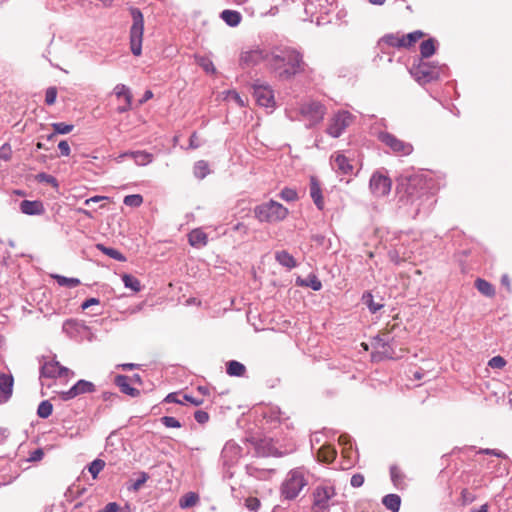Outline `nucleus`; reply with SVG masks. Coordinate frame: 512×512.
Masks as SVG:
<instances>
[{
    "label": "nucleus",
    "mask_w": 512,
    "mask_h": 512,
    "mask_svg": "<svg viewBox=\"0 0 512 512\" xmlns=\"http://www.w3.org/2000/svg\"><path fill=\"white\" fill-rule=\"evenodd\" d=\"M397 197L399 208L413 218L421 213L427 215L436 202L430 181L422 174L401 177L397 186Z\"/></svg>",
    "instance_id": "nucleus-1"
},
{
    "label": "nucleus",
    "mask_w": 512,
    "mask_h": 512,
    "mask_svg": "<svg viewBox=\"0 0 512 512\" xmlns=\"http://www.w3.org/2000/svg\"><path fill=\"white\" fill-rule=\"evenodd\" d=\"M303 55L289 46L270 48L268 69L280 80H289L304 71Z\"/></svg>",
    "instance_id": "nucleus-2"
},
{
    "label": "nucleus",
    "mask_w": 512,
    "mask_h": 512,
    "mask_svg": "<svg viewBox=\"0 0 512 512\" xmlns=\"http://www.w3.org/2000/svg\"><path fill=\"white\" fill-rule=\"evenodd\" d=\"M308 484L306 473L302 468L290 470L280 487V494L284 500L296 499Z\"/></svg>",
    "instance_id": "nucleus-3"
},
{
    "label": "nucleus",
    "mask_w": 512,
    "mask_h": 512,
    "mask_svg": "<svg viewBox=\"0 0 512 512\" xmlns=\"http://www.w3.org/2000/svg\"><path fill=\"white\" fill-rule=\"evenodd\" d=\"M253 213L259 222L277 223L283 221L288 216L289 211L281 203L269 200L255 206Z\"/></svg>",
    "instance_id": "nucleus-4"
},
{
    "label": "nucleus",
    "mask_w": 512,
    "mask_h": 512,
    "mask_svg": "<svg viewBox=\"0 0 512 512\" xmlns=\"http://www.w3.org/2000/svg\"><path fill=\"white\" fill-rule=\"evenodd\" d=\"M129 12L132 17V25L129 31L130 49L133 55L140 56L142 53L144 16L137 7H131Z\"/></svg>",
    "instance_id": "nucleus-5"
},
{
    "label": "nucleus",
    "mask_w": 512,
    "mask_h": 512,
    "mask_svg": "<svg viewBox=\"0 0 512 512\" xmlns=\"http://www.w3.org/2000/svg\"><path fill=\"white\" fill-rule=\"evenodd\" d=\"M335 496V488L332 485H318L312 493L311 512H329L330 507L334 505Z\"/></svg>",
    "instance_id": "nucleus-6"
},
{
    "label": "nucleus",
    "mask_w": 512,
    "mask_h": 512,
    "mask_svg": "<svg viewBox=\"0 0 512 512\" xmlns=\"http://www.w3.org/2000/svg\"><path fill=\"white\" fill-rule=\"evenodd\" d=\"M442 67L432 62L420 61L410 68L411 75L419 83H428L440 77Z\"/></svg>",
    "instance_id": "nucleus-7"
},
{
    "label": "nucleus",
    "mask_w": 512,
    "mask_h": 512,
    "mask_svg": "<svg viewBox=\"0 0 512 512\" xmlns=\"http://www.w3.org/2000/svg\"><path fill=\"white\" fill-rule=\"evenodd\" d=\"M253 97L259 106L273 109L275 107L274 91L267 83L256 80L252 84Z\"/></svg>",
    "instance_id": "nucleus-8"
},
{
    "label": "nucleus",
    "mask_w": 512,
    "mask_h": 512,
    "mask_svg": "<svg viewBox=\"0 0 512 512\" xmlns=\"http://www.w3.org/2000/svg\"><path fill=\"white\" fill-rule=\"evenodd\" d=\"M326 108L318 101H308L300 106L301 116L309 121L312 125H316L324 118Z\"/></svg>",
    "instance_id": "nucleus-9"
},
{
    "label": "nucleus",
    "mask_w": 512,
    "mask_h": 512,
    "mask_svg": "<svg viewBox=\"0 0 512 512\" xmlns=\"http://www.w3.org/2000/svg\"><path fill=\"white\" fill-rule=\"evenodd\" d=\"M270 48L256 47L241 53L240 64L246 67H253L260 63H265L268 68Z\"/></svg>",
    "instance_id": "nucleus-10"
},
{
    "label": "nucleus",
    "mask_w": 512,
    "mask_h": 512,
    "mask_svg": "<svg viewBox=\"0 0 512 512\" xmlns=\"http://www.w3.org/2000/svg\"><path fill=\"white\" fill-rule=\"evenodd\" d=\"M378 138L381 142L387 145L393 152L401 155H409L413 151L412 144L396 138L393 134L381 130Z\"/></svg>",
    "instance_id": "nucleus-11"
},
{
    "label": "nucleus",
    "mask_w": 512,
    "mask_h": 512,
    "mask_svg": "<svg viewBox=\"0 0 512 512\" xmlns=\"http://www.w3.org/2000/svg\"><path fill=\"white\" fill-rule=\"evenodd\" d=\"M391 186V179L384 173L376 171L372 174L369 182V188L373 195L377 197L385 196L389 194Z\"/></svg>",
    "instance_id": "nucleus-12"
},
{
    "label": "nucleus",
    "mask_w": 512,
    "mask_h": 512,
    "mask_svg": "<svg viewBox=\"0 0 512 512\" xmlns=\"http://www.w3.org/2000/svg\"><path fill=\"white\" fill-rule=\"evenodd\" d=\"M242 448L234 441H228L221 452L223 467L230 469L235 466L241 457Z\"/></svg>",
    "instance_id": "nucleus-13"
},
{
    "label": "nucleus",
    "mask_w": 512,
    "mask_h": 512,
    "mask_svg": "<svg viewBox=\"0 0 512 512\" xmlns=\"http://www.w3.org/2000/svg\"><path fill=\"white\" fill-rule=\"evenodd\" d=\"M69 375H74V372L61 366L56 360L44 362L40 369V376L45 378L67 377Z\"/></svg>",
    "instance_id": "nucleus-14"
},
{
    "label": "nucleus",
    "mask_w": 512,
    "mask_h": 512,
    "mask_svg": "<svg viewBox=\"0 0 512 512\" xmlns=\"http://www.w3.org/2000/svg\"><path fill=\"white\" fill-rule=\"evenodd\" d=\"M95 389V385L92 382L81 379L77 381L69 390L60 392L59 396L63 401H68L79 395L92 393L95 391Z\"/></svg>",
    "instance_id": "nucleus-15"
},
{
    "label": "nucleus",
    "mask_w": 512,
    "mask_h": 512,
    "mask_svg": "<svg viewBox=\"0 0 512 512\" xmlns=\"http://www.w3.org/2000/svg\"><path fill=\"white\" fill-rule=\"evenodd\" d=\"M330 165L338 175L353 174V165L351 164L350 160L340 152H336L331 155Z\"/></svg>",
    "instance_id": "nucleus-16"
},
{
    "label": "nucleus",
    "mask_w": 512,
    "mask_h": 512,
    "mask_svg": "<svg viewBox=\"0 0 512 512\" xmlns=\"http://www.w3.org/2000/svg\"><path fill=\"white\" fill-rule=\"evenodd\" d=\"M357 116L347 110H339L332 118L331 128H348L349 126L359 124Z\"/></svg>",
    "instance_id": "nucleus-17"
},
{
    "label": "nucleus",
    "mask_w": 512,
    "mask_h": 512,
    "mask_svg": "<svg viewBox=\"0 0 512 512\" xmlns=\"http://www.w3.org/2000/svg\"><path fill=\"white\" fill-rule=\"evenodd\" d=\"M373 345L377 349V354L380 355L381 358H394L395 353L390 345L389 335L375 337Z\"/></svg>",
    "instance_id": "nucleus-18"
},
{
    "label": "nucleus",
    "mask_w": 512,
    "mask_h": 512,
    "mask_svg": "<svg viewBox=\"0 0 512 512\" xmlns=\"http://www.w3.org/2000/svg\"><path fill=\"white\" fill-rule=\"evenodd\" d=\"M114 94L119 101L122 99L124 101V105L119 106L118 108L120 112H125L131 108L133 96L129 87L124 84H117L114 87Z\"/></svg>",
    "instance_id": "nucleus-19"
},
{
    "label": "nucleus",
    "mask_w": 512,
    "mask_h": 512,
    "mask_svg": "<svg viewBox=\"0 0 512 512\" xmlns=\"http://www.w3.org/2000/svg\"><path fill=\"white\" fill-rule=\"evenodd\" d=\"M14 379L12 375L0 374V403H6L12 396Z\"/></svg>",
    "instance_id": "nucleus-20"
},
{
    "label": "nucleus",
    "mask_w": 512,
    "mask_h": 512,
    "mask_svg": "<svg viewBox=\"0 0 512 512\" xmlns=\"http://www.w3.org/2000/svg\"><path fill=\"white\" fill-rule=\"evenodd\" d=\"M19 209L26 215H42L45 212L44 205L39 200H23L20 202Z\"/></svg>",
    "instance_id": "nucleus-21"
},
{
    "label": "nucleus",
    "mask_w": 512,
    "mask_h": 512,
    "mask_svg": "<svg viewBox=\"0 0 512 512\" xmlns=\"http://www.w3.org/2000/svg\"><path fill=\"white\" fill-rule=\"evenodd\" d=\"M114 383L119 387L120 391L131 397H138L140 391L131 386L130 377L126 375H117L114 379Z\"/></svg>",
    "instance_id": "nucleus-22"
},
{
    "label": "nucleus",
    "mask_w": 512,
    "mask_h": 512,
    "mask_svg": "<svg viewBox=\"0 0 512 512\" xmlns=\"http://www.w3.org/2000/svg\"><path fill=\"white\" fill-rule=\"evenodd\" d=\"M188 241L192 247L202 248L207 245L208 236L202 229L197 228L188 234Z\"/></svg>",
    "instance_id": "nucleus-23"
},
{
    "label": "nucleus",
    "mask_w": 512,
    "mask_h": 512,
    "mask_svg": "<svg viewBox=\"0 0 512 512\" xmlns=\"http://www.w3.org/2000/svg\"><path fill=\"white\" fill-rule=\"evenodd\" d=\"M220 18L230 27H237L242 20V15L236 10L226 9L220 13Z\"/></svg>",
    "instance_id": "nucleus-24"
},
{
    "label": "nucleus",
    "mask_w": 512,
    "mask_h": 512,
    "mask_svg": "<svg viewBox=\"0 0 512 512\" xmlns=\"http://www.w3.org/2000/svg\"><path fill=\"white\" fill-rule=\"evenodd\" d=\"M275 259L281 266L287 269H293L297 266L295 258L286 250L277 251Z\"/></svg>",
    "instance_id": "nucleus-25"
},
{
    "label": "nucleus",
    "mask_w": 512,
    "mask_h": 512,
    "mask_svg": "<svg viewBox=\"0 0 512 512\" xmlns=\"http://www.w3.org/2000/svg\"><path fill=\"white\" fill-rule=\"evenodd\" d=\"M336 457V449L331 445L322 446L317 452V458L323 463H331Z\"/></svg>",
    "instance_id": "nucleus-26"
},
{
    "label": "nucleus",
    "mask_w": 512,
    "mask_h": 512,
    "mask_svg": "<svg viewBox=\"0 0 512 512\" xmlns=\"http://www.w3.org/2000/svg\"><path fill=\"white\" fill-rule=\"evenodd\" d=\"M382 503L391 512H398L401 506V498L397 494H387L382 498Z\"/></svg>",
    "instance_id": "nucleus-27"
},
{
    "label": "nucleus",
    "mask_w": 512,
    "mask_h": 512,
    "mask_svg": "<svg viewBox=\"0 0 512 512\" xmlns=\"http://www.w3.org/2000/svg\"><path fill=\"white\" fill-rule=\"evenodd\" d=\"M390 476H391L393 485L397 489L402 490L406 487L405 475L402 473V471L397 466L393 465L390 467Z\"/></svg>",
    "instance_id": "nucleus-28"
},
{
    "label": "nucleus",
    "mask_w": 512,
    "mask_h": 512,
    "mask_svg": "<svg viewBox=\"0 0 512 512\" xmlns=\"http://www.w3.org/2000/svg\"><path fill=\"white\" fill-rule=\"evenodd\" d=\"M226 372L229 376L242 377L246 373V367L236 360H231L226 365Z\"/></svg>",
    "instance_id": "nucleus-29"
},
{
    "label": "nucleus",
    "mask_w": 512,
    "mask_h": 512,
    "mask_svg": "<svg viewBox=\"0 0 512 512\" xmlns=\"http://www.w3.org/2000/svg\"><path fill=\"white\" fill-rule=\"evenodd\" d=\"M310 196L318 209L323 208V197L319 184L312 179L310 184Z\"/></svg>",
    "instance_id": "nucleus-30"
},
{
    "label": "nucleus",
    "mask_w": 512,
    "mask_h": 512,
    "mask_svg": "<svg viewBox=\"0 0 512 512\" xmlns=\"http://www.w3.org/2000/svg\"><path fill=\"white\" fill-rule=\"evenodd\" d=\"M96 248L101 251L103 254L109 256L110 258L117 260L119 262L126 261V257L117 249L106 247L105 245L98 243L96 244Z\"/></svg>",
    "instance_id": "nucleus-31"
},
{
    "label": "nucleus",
    "mask_w": 512,
    "mask_h": 512,
    "mask_svg": "<svg viewBox=\"0 0 512 512\" xmlns=\"http://www.w3.org/2000/svg\"><path fill=\"white\" fill-rule=\"evenodd\" d=\"M381 42L395 48H404V39L400 34H387L381 38Z\"/></svg>",
    "instance_id": "nucleus-32"
},
{
    "label": "nucleus",
    "mask_w": 512,
    "mask_h": 512,
    "mask_svg": "<svg viewBox=\"0 0 512 512\" xmlns=\"http://www.w3.org/2000/svg\"><path fill=\"white\" fill-rule=\"evenodd\" d=\"M476 289L487 297H493L495 295V289L488 281L478 278L475 280Z\"/></svg>",
    "instance_id": "nucleus-33"
},
{
    "label": "nucleus",
    "mask_w": 512,
    "mask_h": 512,
    "mask_svg": "<svg viewBox=\"0 0 512 512\" xmlns=\"http://www.w3.org/2000/svg\"><path fill=\"white\" fill-rule=\"evenodd\" d=\"M436 41L433 38H429L427 40H424L420 44V54L422 58H429L431 57L435 51H436Z\"/></svg>",
    "instance_id": "nucleus-34"
},
{
    "label": "nucleus",
    "mask_w": 512,
    "mask_h": 512,
    "mask_svg": "<svg viewBox=\"0 0 512 512\" xmlns=\"http://www.w3.org/2000/svg\"><path fill=\"white\" fill-rule=\"evenodd\" d=\"M297 283L303 287H310L314 291L322 288V283L315 274H309L306 279L298 280Z\"/></svg>",
    "instance_id": "nucleus-35"
},
{
    "label": "nucleus",
    "mask_w": 512,
    "mask_h": 512,
    "mask_svg": "<svg viewBox=\"0 0 512 512\" xmlns=\"http://www.w3.org/2000/svg\"><path fill=\"white\" fill-rule=\"evenodd\" d=\"M199 501V496L194 492L184 494L179 500V506L182 509H188L195 506Z\"/></svg>",
    "instance_id": "nucleus-36"
},
{
    "label": "nucleus",
    "mask_w": 512,
    "mask_h": 512,
    "mask_svg": "<svg viewBox=\"0 0 512 512\" xmlns=\"http://www.w3.org/2000/svg\"><path fill=\"white\" fill-rule=\"evenodd\" d=\"M122 281L126 288L131 289L133 292H139L141 290L140 281L131 274H124Z\"/></svg>",
    "instance_id": "nucleus-37"
},
{
    "label": "nucleus",
    "mask_w": 512,
    "mask_h": 512,
    "mask_svg": "<svg viewBox=\"0 0 512 512\" xmlns=\"http://www.w3.org/2000/svg\"><path fill=\"white\" fill-rule=\"evenodd\" d=\"M54 279L57 281L59 286L68 288H75L81 283L78 278H69L62 275H55Z\"/></svg>",
    "instance_id": "nucleus-38"
},
{
    "label": "nucleus",
    "mask_w": 512,
    "mask_h": 512,
    "mask_svg": "<svg viewBox=\"0 0 512 512\" xmlns=\"http://www.w3.org/2000/svg\"><path fill=\"white\" fill-rule=\"evenodd\" d=\"M135 163L140 166H145L152 161V155L144 151H136L130 154Z\"/></svg>",
    "instance_id": "nucleus-39"
},
{
    "label": "nucleus",
    "mask_w": 512,
    "mask_h": 512,
    "mask_svg": "<svg viewBox=\"0 0 512 512\" xmlns=\"http://www.w3.org/2000/svg\"><path fill=\"white\" fill-rule=\"evenodd\" d=\"M208 163L204 160H199L194 165V175L198 179H203L209 174Z\"/></svg>",
    "instance_id": "nucleus-40"
},
{
    "label": "nucleus",
    "mask_w": 512,
    "mask_h": 512,
    "mask_svg": "<svg viewBox=\"0 0 512 512\" xmlns=\"http://www.w3.org/2000/svg\"><path fill=\"white\" fill-rule=\"evenodd\" d=\"M362 301L367 305L371 313H376L383 307V304L374 302L373 295L370 292H365L363 294Z\"/></svg>",
    "instance_id": "nucleus-41"
},
{
    "label": "nucleus",
    "mask_w": 512,
    "mask_h": 512,
    "mask_svg": "<svg viewBox=\"0 0 512 512\" xmlns=\"http://www.w3.org/2000/svg\"><path fill=\"white\" fill-rule=\"evenodd\" d=\"M52 411L53 405L50 403L49 400H44L38 406L37 415L40 418L46 419L52 414Z\"/></svg>",
    "instance_id": "nucleus-42"
},
{
    "label": "nucleus",
    "mask_w": 512,
    "mask_h": 512,
    "mask_svg": "<svg viewBox=\"0 0 512 512\" xmlns=\"http://www.w3.org/2000/svg\"><path fill=\"white\" fill-rule=\"evenodd\" d=\"M424 36V33L420 30H416L414 32L408 33L406 35H402V38L404 39V48H409L414 43H416L419 39H421Z\"/></svg>",
    "instance_id": "nucleus-43"
},
{
    "label": "nucleus",
    "mask_w": 512,
    "mask_h": 512,
    "mask_svg": "<svg viewBox=\"0 0 512 512\" xmlns=\"http://www.w3.org/2000/svg\"><path fill=\"white\" fill-rule=\"evenodd\" d=\"M279 197L286 202H294L298 200V193L293 188L285 187L280 191Z\"/></svg>",
    "instance_id": "nucleus-44"
},
{
    "label": "nucleus",
    "mask_w": 512,
    "mask_h": 512,
    "mask_svg": "<svg viewBox=\"0 0 512 512\" xmlns=\"http://www.w3.org/2000/svg\"><path fill=\"white\" fill-rule=\"evenodd\" d=\"M123 203L129 207H139L143 203V197L140 194L127 195L123 199Z\"/></svg>",
    "instance_id": "nucleus-45"
},
{
    "label": "nucleus",
    "mask_w": 512,
    "mask_h": 512,
    "mask_svg": "<svg viewBox=\"0 0 512 512\" xmlns=\"http://www.w3.org/2000/svg\"><path fill=\"white\" fill-rule=\"evenodd\" d=\"M105 462L101 459H95L88 466V470L91 473L93 479H96L101 470H103Z\"/></svg>",
    "instance_id": "nucleus-46"
},
{
    "label": "nucleus",
    "mask_w": 512,
    "mask_h": 512,
    "mask_svg": "<svg viewBox=\"0 0 512 512\" xmlns=\"http://www.w3.org/2000/svg\"><path fill=\"white\" fill-rule=\"evenodd\" d=\"M36 180L39 182H44V183L50 184L54 188H58V186H59L58 181L54 176L44 173V172L37 174Z\"/></svg>",
    "instance_id": "nucleus-47"
},
{
    "label": "nucleus",
    "mask_w": 512,
    "mask_h": 512,
    "mask_svg": "<svg viewBox=\"0 0 512 512\" xmlns=\"http://www.w3.org/2000/svg\"><path fill=\"white\" fill-rule=\"evenodd\" d=\"M149 479V475L146 472H140L138 478L132 483L129 489L138 491Z\"/></svg>",
    "instance_id": "nucleus-48"
},
{
    "label": "nucleus",
    "mask_w": 512,
    "mask_h": 512,
    "mask_svg": "<svg viewBox=\"0 0 512 512\" xmlns=\"http://www.w3.org/2000/svg\"><path fill=\"white\" fill-rule=\"evenodd\" d=\"M183 393H180V392H173V393H169L165 399H164V402H167V403H176V404H180V405H184V399L182 398L183 397Z\"/></svg>",
    "instance_id": "nucleus-49"
},
{
    "label": "nucleus",
    "mask_w": 512,
    "mask_h": 512,
    "mask_svg": "<svg viewBox=\"0 0 512 512\" xmlns=\"http://www.w3.org/2000/svg\"><path fill=\"white\" fill-rule=\"evenodd\" d=\"M160 421L167 428H180L181 427V423L175 417H172V416H163L160 419Z\"/></svg>",
    "instance_id": "nucleus-50"
},
{
    "label": "nucleus",
    "mask_w": 512,
    "mask_h": 512,
    "mask_svg": "<svg viewBox=\"0 0 512 512\" xmlns=\"http://www.w3.org/2000/svg\"><path fill=\"white\" fill-rule=\"evenodd\" d=\"M77 323L72 319H68L63 323L62 330L69 336H73L76 331Z\"/></svg>",
    "instance_id": "nucleus-51"
},
{
    "label": "nucleus",
    "mask_w": 512,
    "mask_h": 512,
    "mask_svg": "<svg viewBox=\"0 0 512 512\" xmlns=\"http://www.w3.org/2000/svg\"><path fill=\"white\" fill-rule=\"evenodd\" d=\"M225 98L227 100H233L239 106H244L245 105L244 100L242 99L240 94L237 91H235V90H228L226 92V97Z\"/></svg>",
    "instance_id": "nucleus-52"
},
{
    "label": "nucleus",
    "mask_w": 512,
    "mask_h": 512,
    "mask_svg": "<svg viewBox=\"0 0 512 512\" xmlns=\"http://www.w3.org/2000/svg\"><path fill=\"white\" fill-rule=\"evenodd\" d=\"M57 97V89L55 87H49L45 93V103L52 105L55 103Z\"/></svg>",
    "instance_id": "nucleus-53"
},
{
    "label": "nucleus",
    "mask_w": 512,
    "mask_h": 512,
    "mask_svg": "<svg viewBox=\"0 0 512 512\" xmlns=\"http://www.w3.org/2000/svg\"><path fill=\"white\" fill-rule=\"evenodd\" d=\"M461 500L463 505H468L476 500V495L471 493L468 489H463L461 491Z\"/></svg>",
    "instance_id": "nucleus-54"
},
{
    "label": "nucleus",
    "mask_w": 512,
    "mask_h": 512,
    "mask_svg": "<svg viewBox=\"0 0 512 512\" xmlns=\"http://www.w3.org/2000/svg\"><path fill=\"white\" fill-rule=\"evenodd\" d=\"M488 365L491 368L502 369L506 365V361L501 356H495L489 360Z\"/></svg>",
    "instance_id": "nucleus-55"
},
{
    "label": "nucleus",
    "mask_w": 512,
    "mask_h": 512,
    "mask_svg": "<svg viewBox=\"0 0 512 512\" xmlns=\"http://www.w3.org/2000/svg\"><path fill=\"white\" fill-rule=\"evenodd\" d=\"M11 158V148L8 143H5L0 148V160L8 161Z\"/></svg>",
    "instance_id": "nucleus-56"
},
{
    "label": "nucleus",
    "mask_w": 512,
    "mask_h": 512,
    "mask_svg": "<svg viewBox=\"0 0 512 512\" xmlns=\"http://www.w3.org/2000/svg\"><path fill=\"white\" fill-rule=\"evenodd\" d=\"M194 418L199 424H205L209 420V414L203 410H197L194 413Z\"/></svg>",
    "instance_id": "nucleus-57"
},
{
    "label": "nucleus",
    "mask_w": 512,
    "mask_h": 512,
    "mask_svg": "<svg viewBox=\"0 0 512 512\" xmlns=\"http://www.w3.org/2000/svg\"><path fill=\"white\" fill-rule=\"evenodd\" d=\"M364 483V476L362 474H354L351 477L350 484L352 487L358 488L361 487Z\"/></svg>",
    "instance_id": "nucleus-58"
},
{
    "label": "nucleus",
    "mask_w": 512,
    "mask_h": 512,
    "mask_svg": "<svg viewBox=\"0 0 512 512\" xmlns=\"http://www.w3.org/2000/svg\"><path fill=\"white\" fill-rule=\"evenodd\" d=\"M182 398L184 399V404L189 402L194 406H200L204 402V400L202 398H194L188 394H184Z\"/></svg>",
    "instance_id": "nucleus-59"
},
{
    "label": "nucleus",
    "mask_w": 512,
    "mask_h": 512,
    "mask_svg": "<svg viewBox=\"0 0 512 512\" xmlns=\"http://www.w3.org/2000/svg\"><path fill=\"white\" fill-rule=\"evenodd\" d=\"M58 148L60 150V154L62 156H69L70 155V146L66 140H62L58 143Z\"/></svg>",
    "instance_id": "nucleus-60"
},
{
    "label": "nucleus",
    "mask_w": 512,
    "mask_h": 512,
    "mask_svg": "<svg viewBox=\"0 0 512 512\" xmlns=\"http://www.w3.org/2000/svg\"><path fill=\"white\" fill-rule=\"evenodd\" d=\"M201 140L197 136L196 132L192 133L189 139V148L196 149L201 146Z\"/></svg>",
    "instance_id": "nucleus-61"
},
{
    "label": "nucleus",
    "mask_w": 512,
    "mask_h": 512,
    "mask_svg": "<svg viewBox=\"0 0 512 512\" xmlns=\"http://www.w3.org/2000/svg\"><path fill=\"white\" fill-rule=\"evenodd\" d=\"M44 456V452L42 449L38 448L31 452L29 461H40Z\"/></svg>",
    "instance_id": "nucleus-62"
},
{
    "label": "nucleus",
    "mask_w": 512,
    "mask_h": 512,
    "mask_svg": "<svg viewBox=\"0 0 512 512\" xmlns=\"http://www.w3.org/2000/svg\"><path fill=\"white\" fill-rule=\"evenodd\" d=\"M481 452L488 454V455L496 456L498 458H506L507 457L502 451L497 450V449H484Z\"/></svg>",
    "instance_id": "nucleus-63"
},
{
    "label": "nucleus",
    "mask_w": 512,
    "mask_h": 512,
    "mask_svg": "<svg viewBox=\"0 0 512 512\" xmlns=\"http://www.w3.org/2000/svg\"><path fill=\"white\" fill-rule=\"evenodd\" d=\"M119 509V505L116 502H110L99 512H118Z\"/></svg>",
    "instance_id": "nucleus-64"
}]
</instances>
